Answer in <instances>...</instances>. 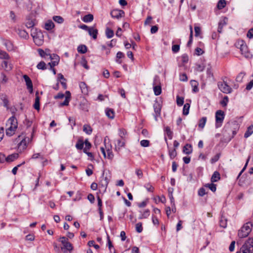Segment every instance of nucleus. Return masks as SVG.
<instances>
[{
    "instance_id": "nucleus-41",
    "label": "nucleus",
    "mask_w": 253,
    "mask_h": 253,
    "mask_svg": "<svg viewBox=\"0 0 253 253\" xmlns=\"http://www.w3.org/2000/svg\"><path fill=\"white\" fill-rule=\"evenodd\" d=\"M245 75H246V73L245 72H240L237 75L236 79V81L237 82H240V83L242 82Z\"/></svg>"
},
{
    "instance_id": "nucleus-21",
    "label": "nucleus",
    "mask_w": 253,
    "mask_h": 253,
    "mask_svg": "<svg viewBox=\"0 0 253 253\" xmlns=\"http://www.w3.org/2000/svg\"><path fill=\"white\" fill-rule=\"evenodd\" d=\"M183 152L186 154H190L192 152V148L191 144H186L183 147Z\"/></svg>"
},
{
    "instance_id": "nucleus-50",
    "label": "nucleus",
    "mask_w": 253,
    "mask_h": 253,
    "mask_svg": "<svg viewBox=\"0 0 253 253\" xmlns=\"http://www.w3.org/2000/svg\"><path fill=\"white\" fill-rule=\"evenodd\" d=\"M149 215H150V211L149 210H146L143 212L142 215L139 217V219L146 218L149 216Z\"/></svg>"
},
{
    "instance_id": "nucleus-8",
    "label": "nucleus",
    "mask_w": 253,
    "mask_h": 253,
    "mask_svg": "<svg viewBox=\"0 0 253 253\" xmlns=\"http://www.w3.org/2000/svg\"><path fill=\"white\" fill-rule=\"evenodd\" d=\"M111 15L113 18L120 19L125 15V12L122 10L114 9L111 12Z\"/></svg>"
},
{
    "instance_id": "nucleus-14",
    "label": "nucleus",
    "mask_w": 253,
    "mask_h": 253,
    "mask_svg": "<svg viewBox=\"0 0 253 253\" xmlns=\"http://www.w3.org/2000/svg\"><path fill=\"white\" fill-rule=\"evenodd\" d=\"M125 145V141L124 139H118L117 143L115 144V149L117 151H120L121 148L124 147Z\"/></svg>"
},
{
    "instance_id": "nucleus-19",
    "label": "nucleus",
    "mask_w": 253,
    "mask_h": 253,
    "mask_svg": "<svg viewBox=\"0 0 253 253\" xmlns=\"http://www.w3.org/2000/svg\"><path fill=\"white\" fill-rule=\"evenodd\" d=\"M220 179V175L219 173L215 171L213 172L211 177V181L212 182H215L218 181Z\"/></svg>"
},
{
    "instance_id": "nucleus-23",
    "label": "nucleus",
    "mask_w": 253,
    "mask_h": 253,
    "mask_svg": "<svg viewBox=\"0 0 253 253\" xmlns=\"http://www.w3.org/2000/svg\"><path fill=\"white\" fill-rule=\"evenodd\" d=\"M17 33L20 37L24 39H26L29 38L28 33L24 30L19 29Z\"/></svg>"
},
{
    "instance_id": "nucleus-29",
    "label": "nucleus",
    "mask_w": 253,
    "mask_h": 253,
    "mask_svg": "<svg viewBox=\"0 0 253 253\" xmlns=\"http://www.w3.org/2000/svg\"><path fill=\"white\" fill-rule=\"evenodd\" d=\"M93 20V16L91 14L85 15L83 18L84 22L87 23L91 22Z\"/></svg>"
},
{
    "instance_id": "nucleus-52",
    "label": "nucleus",
    "mask_w": 253,
    "mask_h": 253,
    "mask_svg": "<svg viewBox=\"0 0 253 253\" xmlns=\"http://www.w3.org/2000/svg\"><path fill=\"white\" fill-rule=\"evenodd\" d=\"M228 102V97L227 96H225L223 97V99L220 101V104L223 106L225 107L227 106V103Z\"/></svg>"
},
{
    "instance_id": "nucleus-36",
    "label": "nucleus",
    "mask_w": 253,
    "mask_h": 253,
    "mask_svg": "<svg viewBox=\"0 0 253 253\" xmlns=\"http://www.w3.org/2000/svg\"><path fill=\"white\" fill-rule=\"evenodd\" d=\"M207 122V118L205 117H204L202 118L200 120L199 122L198 126L200 127L201 128H203L205 126V124Z\"/></svg>"
},
{
    "instance_id": "nucleus-62",
    "label": "nucleus",
    "mask_w": 253,
    "mask_h": 253,
    "mask_svg": "<svg viewBox=\"0 0 253 253\" xmlns=\"http://www.w3.org/2000/svg\"><path fill=\"white\" fill-rule=\"evenodd\" d=\"M135 173L137 174V175L139 178H141L142 177L143 172L141 169H136Z\"/></svg>"
},
{
    "instance_id": "nucleus-6",
    "label": "nucleus",
    "mask_w": 253,
    "mask_h": 253,
    "mask_svg": "<svg viewBox=\"0 0 253 253\" xmlns=\"http://www.w3.org/2000/svg\"><path fill=\"white\" fill-rule=\"evenodd\" d=\"M225 114L222 110H218L215 113V126L218 128L221 126L224 119Z\"/></svg>"
},
{
    "instance_id": "nucleus-47",
    "label": "nucleus",
    "mask_w": 253,
    "mask_h": 253,
    "mask_svg": "<svg viewBox=\"0 0 253 253\" xmlns=\"http://www.w3.org/2000/svg\"><path fill=\"white\" fill-rule=\"evenodd\" d=\"M126 133V131L125 129H120L119 134L121 139L125 140Z\"/></svg>"
},
{
    "instance_id": "nucleus-46",
    "label": "nucleus",
    "mask_w": 253,
    "mask_h": 253,
    "mask_svg": "<svg viewBox=\"0 0 253 253\" xmlns=\"http://www.w3.org/2000/svg\"><path fill=\"white\" fill-rule=\"evenodd\" d=\"M216 184L213 183L207 184L205 186L208 187L211 191L214 192L216 190Z\"/></svg>"
},
{
    "instance_id": "nucleus-4",
    "label": "nucleus",
    "mask_w": 253,
    "mask_h": 253,
    "mask_svg": "<svg viewBox=\"0 0 253 253\" xmlns=\"http://www.w3.org/2000/svg\"><path fill=\"white\" fill-rule=\"evenodd\" d=\"M253 251V239L249 238L241 248L243 253H252Z\"/></svg>"
},
{
    "instance_id": "nucleus-55",
    "label": "nucleus",
    "mask_w": 253,
    "mask_h": 253,
    "mask_svg": "<svg viewBox=\"0 0 253 253\" xmlns=\"http://www.w3.org/2000/svg\"><path fill=\"white\" fill-rule=\"evenodd\" d=\"M150 144V142L148 140H142L140 141V145L144 147H148Z\"/></svg>"
},
{
    "instance_id": "nucleus-57",
    "label": "nucleus",
    "mask_w": 253,
    "mask_h": 253,
    "mask_svg": "<svg viewBox=\"0 0 253 253\" xmlns=\"http://www.w3.org/2000/svg\"><path fill=\"white\" fill-rule=\"evenodd\" d=\"M189 58L186 54H184L181 56V61L183 64L187 63L188 61Z\"/></svg>"
},
{
    "instance_id": "nucleus-18",
    "label": "nucleus",
    "mask_w": 253,
    "mask_h": 253,
    "mask_svg": "<svg viewBox=\"0 0 253 253\" xmlns=\"http://www.w3.org/2000/svg\"><path fill=\"white\" fill-rule=\"evenodd\" d=\"M88 32L89 35L91 36L93 39L95 40L97 39L98 30L96 29H94L93 27H91Z\"/></svg>"
},
{
    "instance_id": "nucleus-24",
    "label": "nucleus",
    "mask_w": 253,
    "mask_h": 253,
    "mask_svg": "<svg viewBox=\"0 0 253 253\" xmlns=\"http://www.w3.org/2000/svg\"><path fill=\"white\" fill-rule=\"evenodd\" d=\"M106 116L110 119H113L115 116L114 112L113 109L107 108L105 110Z\"/></svg>"
},
{
    "instance_id": "nucleus-35",
    "label": "nucleus",
    "mask_w": 253,
    "mask_h": 253,
    "mask_svg": "<svg viewBox=\"0 0 253 253\" xmlns=\"http://www.w3.org/2000/svg\"><path fill=\"white\" fill-rule=\"evenodd\" d=\"M226 19H227L226 18H225L223 20L220 21L218 23V27L217 31L220 33L222 32V30L223 27L226 24V23L225 21Z\"/></svg>"
},
{
    "instance_id": "nucleus-34",
    "label": "nucleus",
    "mask_w": 253,
    "mask_h": 253,
    "mask_svg": "<svg viewBox=\"0 0 253 253\" xmlns=\"http://www.w3.org/2000/svg\"><path fill=\"white\" fill-rule=\"evenodd\" d=\"M124 57H125V55L122 52H121V51L118 52L117 53V55H116V61L119 64H121L122 61L120 60V59L124 58Z\"/></svg>"
},
{
    "instance_id": "nucleus-48",
    "label": "nucleus",
    "mask_w": 253,
    "mask_h": 253,
    "mask_svg": "<svg viewBox=\"0 0 253 253\" xmlns=\"http://www.w3.org/2000/svg\"><path fill=\"white\" fill-rule=\"evenodd\" d=\"M169 154L170 159H173L177 155L175 149L173 150H169Z\"/></svg>"
},
{
    "instance_id": "nucleus-13",
    "label": "nucleus",
    "mask_w": 253,
    "mask_h": 253,
    "mask_svg": "<svg viewBox=\"0 0 253 253\" xmlns=\"http://www.w3.org/2000/svg\"><path fill=\"white\" fill-rule=\"evenodd\" d=\"M1 66L7 71H9L12 69V65L8 62V60H3L1 63Z\"/></svg>"
},
{
    "instance_id": "nucleus-61",
    "label": "nucleus",
    "mask_w": 253,
    "mask_h": 253,
    "mask_svg": "<svg viewBox=\"0 0 253 253\" xmlns=\"http://www.w3.org/2000/svg\"><path fill=\"white\" fill-rule=\"evenodd\" d=\"M195 36L198 37L200 35L201 33V28L199 27L196 26L194 28Z\"/></svg>"
},
{
    "instance_id": "nucleus-37",
    "label": "nucleus",
    "mask_w": 253,
    "mask_h": 253,
    "mask_svg": "<svg viewBox=\"0 0 253 253\" xmlns=\"http://www.w3.org/2000/svg\"><path fill=\"white\" fill-rule=\"evenodd\" d=\"M84 142L83 141V140H79L76 144V147L78 150H82L84 148Z\"/></svg>"
},
{
    "instance_id": "nucleus-22",
    "label": "nucleus",
    "mask_w": 253,
    "mask_h": 253,
    "mask_svg": "<svg viewBox=\"0 0 253 253\" xmlns=\"http://www.w3.org/2000/svg\"><path fill=\"white\" fill-rule=\"evenodd\" d=\"M35 25V19H32L28 17L26 19V26L28 28H31L34 26Z\"/></svg>"
},
{
    "instance_id": "nucleus-49",
    "label": "nucleus",
    "mask_w": 253,
    "mask_h": 253,
    "mask_svg": "<svg viewBox=\"0 0 253 253\" xmlns=\"http://www.w3.org/2000/svg\"><path fill=\"white\" fill-rule=\"evenodd\" d=\"M81 64L85 69H86L87 70L89 69V67L87 65V61L86 60V59L84 57H83L82 58Z\"/></svg>"
},
{
    "instance_id": "nucleus-60",
    "label": "nucleus",
    "mask_w": 253,
    "mask_h": 253,
    "mask_svg": "<svg viewBox=\"0 0 253 253\" xmlns=\"http://www.w3.org/2000/svg\"><path fill=\"white\" fill-rule=\"evenodd\" d=\"M179 49H180V46L178 44H174V45H173L172 46V51L174 53L177 52L179 50Z\"/></svg>"
},
{
    "instance_id": "nucleus-58",
    "label": "nucleus",
    "mask_w": 253,
    "mask_h": 253,
    "mask_svg": "<svg viewBox=\"0 0 253 253\" xmlns=\"http://www.w3.org/2000/svg\"><path fill=\"white\" fill-rule=\"evenodd\" d=\"M0 79L1 80L2 84H5L8 81V78H7L6 75L5 74H4L3 73L1 74Z\"/></svg>"
},
{
    "instance_id": "nucleus-44",
    "label": "nucleus",
    "mask_w": 253,
    "mask_h": 253,
    "mask_svg": "<svg viewBox=\"0 0 253 253\" xmlns=\"http://www.w3.org/2000/svg\"><path fill=\"white\" fill-rule=\"evenodd\" d=\"M53 20L59 24H61L64 22V19L60 16H54Z\"/></svg>"
},
{
    "instance_id": "nucleus-39",
    "label": "nucleus",
    "mask_w": 253,
    "mask_h": 253,
    "mask_svg": "<svg viewBox=\"0 0 253 253\" xmlns=\"http://www.w3.org/2000/svg\"><path fill=\"white\" fill-rule=\"evenodd\" d=\"M226 4L225 0H219L217 4L218 9H221L223 8Z\"/></svg>"
},
{
    "instance_id": "nucleus-45",
    "label": "nucleus",
    "mask_w": 253,
    "mask_h": 253,
    "mask_svg": "<svg viewBox=\"0 0 253 253\" xmlns=\"http://www.w3.org/2000/svg\"><path fill=\"white\" fill-rule=\"evenodd\" d=\"M37 67L38 69H41L42 70H44L46 69V64L43 61H41L40 62H39L38 64Z\"/></svg>"
},
{
    "instance_id": "nucleus-51",
    "label": "nucleus",
    "mask_w": 253,
    "mask_h": 253,
    "mask_svg": "<svg viewBox=\"0 0 253 253\" xmlns=\"http://www.w3.org/2000/svg\"><path fill=\"white\" fill-rule=\"evenodd\" d=\"M136 230L138 233H141L143 230V227L141 222L137 223L135 225Z\"/></svg>"
},
{
    "instance_id": "nucleus-31",
    "label": "nucleus",
    "mask_w": 253,
    "mask_h": 253,
    "mask_svg": "<svg viewBox=\"0 0 253 253\" xmlns=\"http://www.w3.org/2000/svg\"><path fill=\"white\" fill-rule=\"evenodd\" d=\"M105 34H106V36L107 38L108 39H110V38H112L114 35V33L113 30H112V29H111L109 28H106V31H105Z\"/></svg>"
},
{
    "instance_id": "nucleus-2",
    "label": "nucleus",
    "mask_w": 253,
    "mask_h": 253,
    "mask_svg": "<svg viewBox=\"0 0 253 253\" xmlns=\"http://www.w3.org/2000/svg\"><path fill=\"white\" fill-rule=\"evenodd\" d=\"M31 35L33 38L35 43L37 45L40 46L43 43V36L40 31H38L37 29H33L32 30Z\"/></svg>"
},
{
    "instance_id": "nucleus-10",
    "label": "nucleus",
    "mask_w": 253,
    "mask_h": 253,
    "mask_svg": "<svg viewBox=\"0 0 253 253\" xmlns=\"http://www.w3.org/2000/svg\"><path fill=\"white\" fill-rule=\"evenodd\" d=\"M153 107L155 112L154 117L155 120L157 121V117L160 116L161 115V106L158 102H156L154 103Z\"/></svg>"
},
{
    "instance_id": "nucleus-54",
    "label": "nucleus",
    "mask_w": 253,
    "mask_h": 253,
    "mask_svg": "<svg viewBox=\"0 0 253 253\" xmlns=\"http://www.w3.org/2000/svg\"><path fill=\"white\" fill-rule=\"evenodd\" d=\"M38 52L40 55L42 57H45L46 56H49V54H48L46 53V51H44L42 49H38Z\"/></svg>"
},
{
    "instance_id": "nucleus-26",
    "label": "nucleus",
    "mask_w": 253,
    "mask_h": 253,
    "mask_svg": "<svg viewBox=\"0 0 253 253\" xmlns=\"http://www.w3.org/2000/svg\"><path fill=\"white\" fill-rule=\"evenodd\" d=\"M191 85L193 87V91L194 92H197L199 91L198 89V83L195 80H192L191 81Z\"/></svg>"
},
{
    "instance_id": "nucleus-53",
    "label": "nucleus",
    "mask_w": 253,
    "mask_h": 253,
    "mask_svg": "<svg viewBox=\"0 0 253 253\" xmlns=\"http://www.w3.org/2000/svg\"><path fill=\"white\" fill-rule=\"evenodd\" d=\"M176 103L178 106H182L184 103V98L177 96L176 97Z\"/></svg>"
},
{
    "instance_id": "nucleus-43",
    "label": "nucleus",
    "mask_w": 253,
    "mask_h": 253,
    "mask_svg": "<svg viewBox=\"0 0 253 253\" xmlns=\"http://www.w3.org/2000/svg\"><path fill=\"white\" fill-rule=\"evenodd\" d=\"M49 58L52 61L56 62H59L60 57L58 55L56 54H49Z\"/></svg>"
},
{
    "instance_id": "nucleus-16",
    "label": "nucleus",
    "mask_w": 253,
    "mask_h": 253,
    "mask_svg": "<svg viewBox=\"0 0 253 253\" xmlns=\"http://www.w3.org/2000/svg\"><path fill=\"white\" fill-rule=\"evenodd\" d=\"M80 87L83 93L84 94H87L88 93V86L84 82H81L80 83Z\"/></svg>"
},
{
    "instance_id": "nucleus-9",
    "label": "nucleus",
    "mask_w": 253,
    "mask_h": 253,
    "mask_svg": "<svg viewBox=\"0 0 253 253\" xmlns=\"http://www.w3.org/2000/svg\"><path fill=\"white\" fill-rule=\"evenodd\" d=\"M23 78L26 82L27 87L30 93L33 91V83L30 78L26 75L23 76Z\"/></svg>"
},
{
    "instance_id": "nucleus-38",
    "label": "nucleus",
    "mask_w": 253,
    "mask_h": 253,
    "mask_svg": "<svg viewBox=\"0 0 253 253\" xmlns=\"http://www.w3.org/2000/svg\"><path fill=\"white\" fill-rule=\"evenodd\" d=\"M165 131H166L167 135L169 139H171L172 138V131L171 130L170 127L169 126H166L165 128Z\"/></svg>"
},
{
    "instance_id": "nucleus-15",
    "label": "nucleus",
    "mask_w": 253,
    "mask_h": 253,
    "mask_svg": "<svg viewBox=\"0 0 253 253\" xmlns=\"http://www.w3.org/2000/svg\"><path fill=\"white\" fill-rule=\"evenodd\" d=\"M63 247H61V250L62 251H69V252H71L73 250V247L72 245L68 242L67 243H65V244H63Z\"/></svg>"
},
{
    "instance_id": "nucleus-40",
    "label": "nucleus",
    "mask_w": 253,
    "mask_h": 253,
    "mask_svg": "<svg viewBox=\"0 0 253 253\" xmlns=\"http://www.w3.org/2000/svg\"><path fill=\"white\" fill-rule=\"evenodd\" d=\"M190 106V105L189 103H186L184 105L183 108V114L184 115H187L189 114Z\"/></svg>"
},
{
    "instance_id": "nucleus-42",
    "label": "nucleus",
    "mask_w": 253,
    "mask_h": 253,
    "mask_svg": "<svg viewBox=\"0 0 253 253\" xmlns=\"http://www.w3.org/2000/svg\"><path fill=\"white\" fill-rule=\"evenodd\" d=\"M205 68V65L204 63L196 64V67L195 70L197 72H202Z\"/></svg>"
},
{
    "instance_id": "nucleus-30",
    "label": "nucleus",
    "mask_w": 253,
    "mask_h": 253,
    "mask_svg": "<svg viewBox=\"0 0 253 253\" xmlns=\"http://www.w3.org/2000/svg\"><path fill=\"white\" fill-rule=\"evenodd\" d=\"M253 133V125H251L248 127L247 130L246 131V132L244 134V137L245 138H248Z\"/></svg>"
},
{
    "instance_id": "nucleus-28",
    "label": "nucleus",
    "mask_w": 253,
    "mask_h": 253,
    "mask_svg": "<svg viewBox=\"0 0 253 253\" xmlns=\"http://www.w3.org/2000/svg\"><path fill=\"white\" fill-rule=\"evenodd\" d=\"M10 56L8 54L4 51L0 50V59L4 60H9Z\"/></svg>"
},
{
    "instance_id": "nucleus-5",
    "label": "nucleus",
    "mask_w": 253,
    "mask_h": 253,
    "mask_svg": "<svg viewBox=\"0 0 253 253\" xmlns=\"http://www.w3.org/2000/svg\"><path fill=\"white\" fill-rule=\"evenodd\" d=\"M238 45H240V49L241 54L244 56L246 58H251L253 55L249 51L247 45L244 43L243 41L238 42Z\"/></svg>"
},
{
    "instance_id": "nucleus-3",
    "label": "nucleus",
    "mask_w": 253,
    "mask_h": 253,
    "mask_svg": "<svg viewBox=\"0 0 253 253\" xmlns=\"http://www.w3.org/2000/svg\"><path fill=\"white\" fill-rule=\"evenodd\" d=\"M252 224L250 222L245 224L238 231V236L240 238L247 237L251 232Z\"/></svg>"
},
{
    "instance_id": "nucleus-63",
    "label": "nucleus",
    "mask_w": 253,
    "mask_h": 253,
    "mask_svg": "<svg viewBox=\"0 0 253 253\" xmlns=\"http://www.w3.org/2000/svg\"><path fill=\"white\" fill-rule=\"evenodd\" d=\"M253 86V80H251L247 85L246 89L250 90Z\"/></svg>"
},
{
    "instance_id": "nucleus-20",
    "label": "nucleus",
    "mask_w": 253,
    "mask_h": 253,
    "mask_svg": "<svg viewBox=\"0 0 253 253\" xmlns=\"http://www.w3.org/2000/svg\"><path fill=\"white\" fill-rule=\"evenodd\" d=\"M34 108L37 110H39L40 108V97L38 95V92H37L36 93V98H35V102L34 104Z\"/></svg>"
},
{
    "instance_id": "nucleus-32",
    "label": "nucleus",
    "mask_w": 253,
    "mask_h": 253,
    "mask_svg": "<svg viewBox=\"0 0 253 253\" xmlns=\"http://www.w3.org/2000/svg\"><path fill=\"white\" fill-rule=\"evenodd\" d=\"M219 225L221 227L225 228L227 226V219L222 215L221 216L219 221Z\"/></svg>"
},
{
    "instance_id": "nucleus-25",
    "label": "nucleus",
    "mask_w": 253,
    "mask_h": 253,
    "mask_svg": "<svg viewBox=\"0 0 253 253\" xmlns=\"http://www.w3.org/2000/svg\"><path fill=\"white\" fill-rule=\"evenodd\" d=\"M77 50L79 53L84 54L87 52V48L85 45H80L77 48Z\"/></svg>"
},
{
    "instance_id": "nucleus-33",
    "label": "nucleus",
    "mask_w": 253,
    "mask_h": 253,
    "mask_svg": "<svg viewBox=\"0 0 253 253\" xmlns=\"http://www.w3.org/2000/svg\"><path fill=\"white\" fill-rule=\"evenodd\" d=\"M83 131L87 134H90L92 131V129L90 126L84 125L83 126Z\"/></svg>"
},
{
    "instance_id": "nucleus-59",
    "label": "nucleus",
    "mask_w": 253,
    "mask_h": 253,
    "mask_svg": "<svg viewBox=\"0 0 253 253\" xmlns=\"http://www.w3.org/2000/svg\"><path fill=\"white\" fill-rule=\"evenodd\" d=\"M107 158L109 159H112L114 155L111 150H110L109 148L107 150Z\"/></svg>"
},
{
    "instance_id": "nucleus-64",
    "label": "nucleus",
    "mask_w": 253,
    "mask_h": 253,
    "mask_svg": "<svg viewBox=\"0 0 253 253\" xmlns=\"http://www.w3.org/2000/svg\"><path fill=\"white\" fill-rule=\"evenodd\" d=\"M247 37L249 39L253 38V28L251 29L247 33Z\"/></svg>"
},
{
    "instance_id": "nucleus-7",
    "label": "nucleus",
    "mask_w": 253,
    "mask_h": 253,
    "mask_svg": "<svg viewBox=\"0 0 253 253\" xmlns=\"http://www.w3.org/2000/svg\"><path fill=\"white\" fill-rule=\"evenodd\" d=\"M218 87L219 89L224 93H229L232 91V88L225 82H218Z\"/></svg>"
},
{
    "instance_id": "nucleus-56",
    "label": "nucleus",
    "mask_w": 253,
    "mask_h": 253,
    "mask_svg": "<svg viewBox=\"0 0 253 253\" xmlns=\"http://www.w3.org/2000/svg\"><path fill=\"white\" fill-rule=\"evenodd\" d=\"M70 99L69 96H66L64 101L60 104V106H68Z\"/></svg>"
},
{
    "instance_id": "nucleus-27",
    "label": "nucleus",
    "mask_w": 253,
    "mask_h": 253,
    "mask_svg": "<svg viewBox=\"0 0 253 253\" xmlns=\"http://www.w3.org/2000/svg\"><path fill=\"white\" fill-rule=\"evenodd\" d=\"M54 27V24L51 20L48 21L44 26V28L47 30H51Z\"/></svg>"
},
{
    "instance_id": "nucleus-11",
    "label": "nucleus",
    "mask_w": 253,
    "mask_h": 253,
    "mask_svg": "<svg viewBox=\"0 0 253 253\" xmlns=\"http://www.w3.org/2000/svg\"><path fill=\"white\" fill-rule=\"evenodd\" d=\"M30 139L29 138H23L21 142L18 144V149L20 151H22L25 149H26L27 147V142H29Z\"/></svg>"
},
{
    "instance_id": "nucleus-17",
    "label": "nucleus",
    "mask_w": 253,
    "mask_h": 253,
    "mask_svg": "<svg viewBox=\"0 0 253 253\" xmlns=\"http://www.w3.org/2000/svg\"><path fill=\"white\" fill-rule=\"evenodd\" d=\"M19 156L18 154L13 153L11 155L8 156L6 158L5 157V160L7 162H11L17 159Z\"/></svg>"
},
{
    "instance_id": "nucleus-12",
    "label": "nucleus",
    "mask_w": 253,
    "mask_h": 253,
    "mask_svg": "<svg viewBox=\"0 0 253 253\" xmlns=\"http://www.w3.org/2000/svg\"><path fill=\"white\" fill-rule=\"evenodd\" d=\"M157 77H155L154 79V80L153 89H154V94L156 95H159L162 92V88H161V86L160 85H156L157 83L156 82L157 81Z\"/></svg>"
},
{
    "instance_id": "nucleus-1",
    "label": "nucleus",
    "mask_w": 253,
    "mask_h": 253,
    "mask_svg": "<svg viewBox=\"0 0 253 253\" xmlns=\"http://www.w3.org/2000/svg\"><path fill=\"white\" fill-rule=\"evenodd\" d=\"M17 121L14 115L10 117L7 121L6 126L7 128L6 130V134L8 135H12L16 129L17 128Z\"/></svg>"
}]
</instances>
